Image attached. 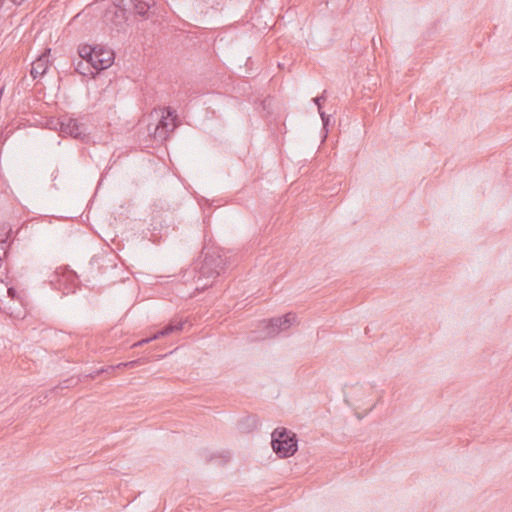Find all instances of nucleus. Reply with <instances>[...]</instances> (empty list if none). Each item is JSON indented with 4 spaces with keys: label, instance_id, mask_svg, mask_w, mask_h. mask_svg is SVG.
<instances>
[{
    "label": "nucleus",
    "instance_id": "1",
    "mask_svg": "<svg viewBox=\"0 0 512 512\" xmlns=\"http://www.w3.org/2000/svg\"><path fill=\"white\" fill-rule=\"evenodd\" d=\"M204 250L201 252V256H204L203 260L196 262L193 268L196 290L208 288L212 281L229 267L228 258L220 250L214 248H209L206 252Z\"/></svg>",
    "mask_w": 512,
    "mask_h": 512
},
{
    "label": "nucleus",
    "instance_id": "2",
    "mask_svg": "<svg viewBox=\"0 0 512 512\" xmlns=\"http://www.w3.org/2000/svg\"><path fill=\"white\" fill-rule=\"evenodd\" d=\"M271 445L280 458H288L296 453L298 439L294 432L278 427L271 434Z\"/></svg>",
    "mask_w": 512,
    "mask_h": 512
},
{
    "label": "nucleus",
    "instance_id": "3",
    "mask_svg": "<svg viewBox=\"0 0 512 512\" xmlns=\"http://www.w3.org/2000/svg\"><path fill=\"white\" fill-rule=\"evenodd\" d=\"M114 6L116 17L122 19L127 18V12H133L144 19L155 14V0H115Z\"/></svg>",
    "mask_w": 512,
    "mask_h": 512
},
{
    "label": "nucleus",
    "instance_id": "4",
    "mask_svg": "<svg viewBox=\"0 0 512 512\" xmlns=\"http://www.w3.org/2000/svg\"><path fill=\"white\" fill-rule=\"evenodd\" d=\"M177 114L171 107H165L163 115L155 127L154 137L157 140H165L170 132L176 128Z\"/></svg>",
    "mask_w": 512,
    "mask_h": 512
},
{
    "label": "nucleus",
    "instance_id": "5",
    "mask_svg": "<svg viewBox=\"0 0 512 512\" xmlns=\"http://www.w3.org/2000/svg\"><path fill=\"white\" fill-rule=\"evenodd\" d=\"M114 60V52L110 49L98 46L94 53L92 66L99 72L110 67Z\"/></svg>",
    "mask_w": 512,
    "mask_h": 512
},
{
    "label": "nucleus",
    "instance_id": "6",
    "mask_svg": "<svg viewBox=\"0 0 512 512\" xmlns=\"http://www.w3.org/2000/svg\"><path fill=\"white\" fill-rule=\"evenodd\" d=\"M60 130L62 133L70 135L73 138L79 139L85 136V127L73 118H64L60 122Z\"/></svg>",
    "mask_w": 512,
    "mask_h": 512
},
{
    "label": "nucleus",
    "instance_id": "7",
    "mask_svg": "<svg viewBox=\"0 0 512 512\" xmlns=\"http://www.w3.org/2000/svg\"><path fill=\"white\" fill-rule=\"evenodd\" d=\"M50 52V49H47L46 52L41 54L31 65L30 75L33 77V79H36L38 77H42L49 66V56L48 53Z\"/></svg>",
    "mask_w": 512,
    "mask_h": 512
},
{
    "label": "nucleus",
    "instance_id": "8",
    "mask_svg": "<svg viewBox=\"0 0 512 512\" xmlns=\"http://www.w3.org/2000/svg\"><path fill=\"white\" fill-rule=\"evenodd\" d=\"M184 323L185 322L182 321V320H176V319L171 320L169 324H167L161 330L156 332L157 338L165 337V336H168V335H170V334H172L174 332L181 331L182 328H183Z\"/></svg>",
    "mask_w": 512,
    "mask_h": 512
},
{
    "label": "nucleus",
    "instance_id": "9",
    "mask_svg": "<svg viewBox=\"0 0 512 512\" xmlns=\"http://www.w3.org/2000/svg\"><path fill=\"white\" fill-rule=\"evenodd\" d=\"M266 328H267L266 334H267V336H270V337L277 335L280 331L286 330L284 328V324L282 323L281 317L270 319Z\"/></svg>",
    "mask_w": 512,
    "mask_h": 512
},
{
    "label": "nucleus",
    "instance_id": "10",
    "mask_svg": "<svg viewBox=\"0 0 512 512\" xmlns=\"http://www.w3.org/2000/svg\"><path fill=\"white\" fill-rule=\"evenodd\" d=\"M98 46H90V45H84L79 48V60H84L90 64L93 62L94 53L96 52Z\"/></svg>",
    "mask_w": 512,
    "mask_h": 512
},
{
    "label": "nucleus",
    "instance_id": "11",
    "mask_svg": "<svg viewBox=\"0 0 512 512\" xmlns=\"http://www.w3.org/2000/svg\"><path fill=\"white\" fill-rule=\"evenodd\" d=\"M75 70L80 75L93 76L95 69L93 68L92 64H90L84 60H78L77 63L75 64Z\"/></svg>",
    "mask_w": 512,
    "mask_h": 512
},
{
    "label": "nucleus",
    "instance_id": "12",
    "mask_svg": "<svg viewBox=\"0 0 512 512\" xmlns=\"http://www.w3.org/2000/svg\"><path fill=\"white\" fill-rule=\"evenodd\" d=\"M325 94H326V90L323 91L321 96H317V97L313 98L314 103L318 107V111H319L320 117L322 119L324 128H326L328 126L329 119H330V116L326 115V113L324 111H322V101H324L326 99Z\"/></svg>",
    "mask_w": 512,
    "mask_h": 512
},
{
    "label": "nucleus",
    "instance_id": "13",
    "mask_svg": "<svg viewBox=\"0 0 512 512\" xmlns=\"http://www.w3.org/2000/svg\"><path fill=\"white\" fill-rule=\"evenodd\" d=\"M9 289V286L4 281H0V297L4 296V293H7ZM0 309L3 310L5 313L9 315H13L14 311L12 310V307L9 305H5L4 301L0 298Z\"/></svg>",
    "mask_w": 512,
    "mask_h": 512
},
{
    "label": "nucleus",
    "instance_id": "14",
    "mask_svg": "<svg viewBox=\"0 0 512 512\" xmlns=\"http://www.w3.org/2000/svg\"><path fill=\"white\" fill-rule=\"evenodd\" d=\"M81 381V378L80 377H70V378H67L65 379L63 382H61L57 387H55L53 390H57V389H68V388H71V387H75L76 385H78V383Z\"/></svg>",
    "mask_w": 512,
    "mask_h": 512
},
{
    "label": "nucleus",
    "instance_id": "15",
    "mask_svg": "<svg viewBox=\"0 0 512 512\" xmlns=\"http://www.w3.org/2000/svg\"><path fill=\"white\" fill-rule=\"evenodd\" d=\"M281 319H282V323L284 324V328L288 329L295 321L296 315L294 313L290 312V313H287L284 316H282Z\"/></svg>",
    "mask_w": 512,
    "mask_h": 512
},
{
    "label": "nucleus",
    "instance_id": "16",
    "mask_svg": "<svg viewBox=\"0 0 512 512\" xmlns=\"http://www.w3.org/2000/svg\"><path fill=\"white\" fill-rule=\"evenodd\" d=\"M6 294H7V298L10 299L9 302H14L16 300H19V295H18L17 291L15 290V288H13V287H9L8 292Z\"/></svg>",
    "mask_w": 512,
    "mask_h": 512
},
{
    "label": "nucleus",
    "instance_id": "17",
    "mask_svg": "<svg viewBox=\"0 0 512 512\" xmlns=\"http://www.w3.org/2000/svg\"><path fill=\"white\" fill-rule=\"evenodd\" d=\"M156 339H158V338H157L156 333H155L151 337H148V338H145V339H142V340L136 342L135 344H133V347L142 346V345H144L146 343H149V342H151L153 340H156Z\"/></svg>",
    "mask_w": 512,
    "mask_h": 512
},
{
    "label": "nucleus",
    "instance_id": "18",
    "mask_svg": "<svg viewBox=\"0 0 512 512\" xmlns=\"http://www.w3.org/2000/svg\"><path fill=\"white\" fill-rule=\"evenodd\" d=\"M138 364H139V360H133V361H129V362H126V363H120L116 367L117 368H120V367L134 368Z\"/></svg>",
    "mask_w": 512,
    "mask_h": 512
},
{
    "label": "nucleus",
    "instance_id": "19",
    "mask_svg": "<svg viewBox=\"0 0 512 512\" xmlns=\"http://www.w3.org/2000/svg\"><path fill=\"white\" fill-rule=\"evenodd\" d=\"M105 371H106V369L101 368V369H99V370H96V371H95V372H93V373L86 374V375H84L83 377H85V378H89V377H90V378H95L96 376L100 375L101 373H103V372H105Z\"/></svg>",
    "mask_w": 512,
    "mask_h": 512
},
{
    "label": "nucleus",
    "instance_id": "20",
    "mask_svg": "<svg viewBox=\"0 0 512 512\" xmlns=\"http://www.w3.org/2000/svg\"><path fill=\"white\" fill-rule=\"evenodd\" d=\"M247 421H251V427L252 428H255L256 427V420L254 417H248L247 418Z\"/></svg>",
    "mask_w": 512,
    "mask_h": 512
},
{
    "label": "nucleus",
    "instance_id": "21",
    "mask_svg": "<svg viewBox=\"0 0 512 512\" xmlns=\"http://www.w3.org/2000/svg\"><path fill=\"white\" fill-rule=\"evenodd\" d=\"M229 461V456H227L225 459H224V462H227Z\"/></svg>",
    "mask_w": 512,
    "mask_h": 512
},
{
    "label": "nucleus",
    "instance_id": "22",
    "mask_svg": "<svg viewBox=\"0 0 512 512\" xmlns=\"http://www.w3.org/2000/svg\"><path fill=\"white\" fill-rule=\"evenodd\" d=\"M2 1H3V0H0V6L2 5Z\"/></svg>",
    "mask_w": 512,
    "mask_h": 512
}]
</instances>
